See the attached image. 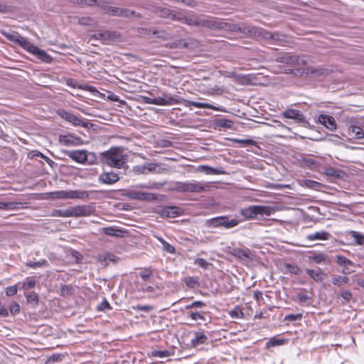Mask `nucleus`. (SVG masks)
Here are the masks:
<instances>
[{
	"mask_svg": "<svg viewBox=\"0 0 364 364\" xmlns=\"http://www.w3.org/2000/svg\"><path fill=\"white\" fill-rule=\"evenodd\" d=\"M1 34L9 41L23 48L27 52L37 56L43 61H48L50 56L43 50L34 46L27 38L20 35L17 31H1Z\"/></svg>",
	"mask_w": 364,
	"mask_h": 364,
	"instance_id": "f257e3e1",
	"label": "nucleus"
},
{
	"mask_svg": "<svg viewBox=\"0 0 364 364\" xmlns=\"http://www.w3.org/2000/svg\"><path fill=\"white\" fill-rule=\"evenodd\" d=\"M127 158V156L123 154L122 147H112L109 150L100 153L102 163L112 168H122Z\"/></svg>",
	"mask_w": 364,
	"mask_h": 364,
	"instance_id": "f03ea898",
	"label": "nucleus"
},
{
	"mask_svg": "<svg viewBox=\"0 0 364 364\" xmlns=\"http://www.w3.org/2000/svg\"><path fill=\"white\" fill-rule=\"evenodd\" d=\"M220 73L221 75H223L225 77L232 78L234 82H237L241 85H264L265 84V80H262V79H264L265 77H263L260 73H259L257 75H252V74L243 75V74L237 73L235 71L230 72L226 70L220 71Z\"/></svg>",
	"mask_w": 364,
	"mask_h": 364,
	"instance_id": "7ed1b4c3",
	"label": "nucleus"
},
{
	"mask_svg": "<svg viewBox=\"0 0 364 364\" xmlns=\"http://www.w3.org/2000/svg\"><path fill=\"white\" fill-rule=\"evenodd\" d=\"M209 182H198L197 181L178 182L175 189L178 192H188L198 193L209 191L210 187Z\"/></svg>",
	"mask_w": 364,
	"mask_h": 364,
	"instance_id": "20e7f679",
	"label": "nucleus"
},
{
	"mask_svg": "<svg viewBox=\"0 0 364 364\" xmlns=\"http://www.w3.org/2000/svg\"><path fill=\"white\" fill-rule=\"evenodd\" d=\"M273 213L272 208L264 205H251L242 210V215L247 219L255 218L258 215L269 216Z\"/></svg>",
	"mask_w": 364,
	"mask_h": 364,
	"instance_id": "39448f33",
	"label": "nucleus"
},
{
	"mask_svg": "<svg viewBox=\"0 0 364 364\" xmlns=\"http://www.w3.org/2000/svg\"><path fill=\"white\" fill-rule=\"evenodd\" d=\"M53 198L58 199H85L89 197V193L86 191L70 190V191H57L50 193Z\"/></svg>",
	"mask_w": 364,
	"mask_h": 364,
	"instance_id": "423d86ee",
	"label": "nucleus"
},
{
	"mask_svg": "<svg viewBox=\"0 0 364 364\" xmlns=\"http://www.w3.org/2000/svg\"><path fill=\"white\" fill-rule=\"evenodd\" d=\"M276 61L287 65H295L298 67L306 65L304 57H299L289 53H282L276 58Z\"/></svg>",
	"mask_w": 364,
	"mask_h": 364,
	"instance_id": "0eeeda50",
	"label": "nucleus"
},
{
	"mask_svg": "<svg viewBox=\"0 0 364 364\" xmlns=\"http://www.w3.org/2000/svg\"><path fill=\"white\" fill-rule=\"evenodd\" d=\"M143 102L146 104L161 105V106H167L171 105L173 104H178L180 102V100L178 97L174 96H168L166 95L165 97H156V98H150L149 97L143 96L141 97Z\"/></svg>",
	"mask_w": 364,
	"mask_h": 364,
	"instance_id": "6e6552de",
	"label": "nucleus"
},
{
	"mask_svg": "<svg viewBox=\"0 0 364 364\" xmlns=\"http://www.w3.org/2000/svg\"><path fill=\"white\" fill-rule=\"evenodd\" d=\"M186 23L188 25H197L205 26L210 28H225L226 23L216 20L215 18L210 17L200 21L186 19Z\"/></svg>",
	"mask_w": 364,
	"mask_h": 364,
	"instance_id": "1a4fd4ad",
	"label": "nucleus"
},
{
	"mask_svg": "<svg viewBox=\"0 0 364 364\" xmlns=\"http://www.w3.org/2000/svg\"><path fill=\"white\" fill-rule=\"evenodd\" d=\"M209 225L210 227H225L227 229L232 228L239 224V220L236 219L229 220L227 216H220L212 218L209 220Z\"/></svg>",
	"mask_w": 364,
	"mask_h": 364,
	"instance_id": "9d476101",
	"label": "nucleus"
},
{
	"mask_svg": "<svg viewBox=\"0 0 364 364\" xmlns=\"http://www.w3.org/2000/svg\"><path fill=\"white\" fill-rule=\"evenodd\" d=\"M60 115L63 119L72 123L75 126H80L85 128H88L89 125H92V124L85 121L82 118H80L74 114L65 110H61L60 112Z\"/></svg>",
	"mask_w": 364,
	"mask_h": 364,
	"instance_id": "9b49d317",
	"label": "nucleus"
},
{
	"mask_svg": "<svg viewBox=\"0 0 364 364\" xmlns=\"http://www.w3.org/2000/svg\"><path fill=\"white\" fill-rule=\"evenodd\" d=\"M200 43L195 38H188L187 40L180 39L170 44V48H186L191 50H198L200 47Z\"/></svg>",
	"mask_w": 364,
	"mask_h": 364,
	"instance_id": "f8f14e48",
	"label": "nucleus"
},
{
	"mask_svg": "<svg viewBox=\"0 0 364 364\" xmlns=\"http://www.w3.org/2000/svg\"><path fill=\"white\" fill-rule=\"evenodd\" d=\"M95 208L89 205H81L71 207V217H87L92 215Z\"/></svg>",
	"mask_w": 364,
	"mask_h": 364,
	"instance_id": "ddd939ff",
	"label": "nucleus"
},
{
	"mask_svg": "<svg viewBox=\"0 0 364 364\" xmlns=\"http://www.w3.org/2000/svg\"><path fill=\"white\" fill-rule=\"evenodd\" d=\"M93 38L100 40L102 43L109 44L118 39L119 35L115 31H102L96 33Z\"/></svg>",
	"mask_w": 364,
	"mask_h": 364,
	"instance_id": "4468645a",
	"label": "nucleus"
},
{
	"mask_svg": "<svg viewBox=\"0 0 364 364\" xmlns=\"http://www.w3.org/2000/svg\"><path fill=\"white\" fill-rule=\"evenodd\" d=\"M105 13L122 17H129L134 15V12L127 9H121L116 6H106L104 8Z\"/></svg>",
	"mask_w": 364,
	"mask_h": 364,
	"instance_id": "2eb2a0df",
	"label": "nucleus"
},
{
	"mask_svg": "<svg viewBox=\"0 0 364 364\" xmlns=\"http://www.w3.org/2000/svg\"><path fill=\"white\" fill-rule=\"evenodd\" d=\"M129 198L133 200L152 201L156 199V196L154 193H144L136 191H130L127 193Z\"/></svg>",
	"mask_w": 364,
	"mask_h": 364,
	"instance_id": "dca6fc26",
	"label": "nucleus"
},
{
	"mask_svg": "<svg viewBox=\"0 0 364 364\" xmlns=\"http://www.w3.org/2000/svg\"><path fill=\"white\" fill-rule=\"evenodd\" d=\"M98 180L104 184H114L119 181V174L113 171H105L99 176Z\"/></svg>",
	"mask_w": 364,
	"mask_h": 364,
	"instance_id": "f3484780",
	"label": "nucleus"
},
{
	"mask_svg": "<svg viewBox=\"0 0 364 364\" xmlns=\"http://www.w3.org/2000/svg\"><path fill=\"white\" fill-rule=\"evenodd\" d=\"M59 142L65 146H78L82 144V140L72 134L60 135Z\"/></svg>",
	"mask_w": 364,
	"mask_h": 364,
	"instance_id": "a211bd4d",
	"label": "nucleus"
},
{
	"mask_svg": "<svg viewBox=\"0 0 364 364\" xmlns=\"http://www.w3.org/2000/svg\"><path fill=\"white\" fill-rule=\"evenodd\" d=\"M66 156L72 160L79 164H85V150L64 151Z\"/></svg>",
	"mask_w": 364,
	"mask_h": 364,
	"instance_id": "6ab92c4d",
	"label": "nucleus"
},
{
	"mask_svg": "<svg viewBox=\"0 0 364 364\" xmlns=\"http://www.w3.org/2000/svg\"><path fill=\"white\" fill-rule=\"evenodd\" d=\"M65 82L67 85L73 88H78L90 91V92L92 93L97 92V90L95 87L86 84H79L77 80L73 78H67L65 79Z\"/></svg>",
	"mask_w": 364,
	"mask_h": 364,
	"instance_id": "aec40b11",
	"label": "nucleus"
},
{
	"mask_svg": "<svg viewBox=\"0 0 364 364\" xmlns=\"http://www.w3.org/2000/svg\"><path fill=\"white\" fill-rule=\"evenodd\" d=\"M318 122L328 129L334 131L336 129V122L335 119L326 114H320L318 117Z\"/></svg>",
	"mask_w": 364,
	"mask_h": 364,
	"instance_id": "412c9836",
	"label": "nucleus"
},
{
	"mask_svg": "<svg viewBox=\"0 0 364 364\" xmlns=\"http://www.w3.org/2000/svg\"><path fill=\"white\" fill-rule=\"evenodd\" d=\"M229 253L241 259H250L252 257V252L248 248H232L230 250Z\"/></svg>",
	"mask_w": 364,
	"mask_h": 364,
	"instance_id": "4be33fe9",
	"label": "nucleus"
},
{
	"mask_svg": "<svg viewBox=\"0 0 364 364\" xmlns=\"http://www.w3.org/2000/svg\"><path fill=\"white\" fill-rule=\"evenodd\" d=\"M284 117L287 119H292L296 122H303L304 121V114L297 109H289L283 112Z\"/></svg>",
	"mask_w": 364,
	"mask_h": 364,
	"instance_id": "5701e85b",
	"label": "nucleus"
},
{
	"mask_svg": "<svg viewBox=\"0 0 364 364\" xmlns=\"http://www.w3.org/2000/svg\"><path fill=\"white\" fill-rule=\"evenodd\" d=\"M164 218H176L181 214V209L175 206L164 207L159 212Z\"/></svg>",
	"mask_w": 364,
	"mask_h": 364,
	"instance_id": "b1692460",
	"label": "nucleus"
},
{
	"mask_svg": "<svg viewBox=\"0 0 364 364\" xmlns=\"http://www.w3.org/2000/svg\"><path fill=\"white\" fill-rule=\"evenodd\" d=\"M309 259L316 264H328L330 262L328 255L323 252H312L309 256Z\"/></svg>",
	"mask_w": 364,
	"mask_h": 364,
	"instance_id": "393cba45",
	"label": "nucleus"
},
{
	"mask_svg": "<svg viewBox=\"0 0 364 364\" xmlns=\"http://www.w3.org/2000/svg\"><path fill=\"white\" fill-rule=\"evenodd\" d=\"M101 232L109 236L122 237L126 231L115 228V227H106L101 229Z\"/></svg>",
	"mask_w": 364,
	"mask_h": 364,
	"instance_id": "a878e982",
	"label": "nucleus"
},
{
	"mask_svg": "<svg viewBox=\"0 0 364 364\" xmlns=\"http://www.w3.org/2000/svg\"><path fill=\"white\" fill-rule=\"evenodd\" d=\"M306 272L308 274V275L316 282H322L324 277H326V274L323 273V271L319 268L316 270L306 269Z\"/></svg>",
	"mask_w": 364,
	"mask_h": 364,
	"instance_id": "bb28decb",
	"label": "nucleus"
},
{
	"mask_svg": "<svg viewBox=\"0 0 364 364\" xmlns=\"http://www.w3.org/2000/svg\"><path fill=\"white\" fill-rule=\"evenodd\" d=\"M183 104L186 107L193 106L197 108H209L213 110H219L218 107L208 103L183 100Z\"/></svg>",
	"mask_w": 364,
	"mask_h": 364,
	"instance_id": "cd10ccee",
	"label": "nucleus"
},
{
	"mask_svg": "<svg viewBox=\"0 0 364 364\" xmlns=\"http://www.w3.org/2000/svg\"><path fill=\"white\" fill-rule=\"evenodd\" d=\"M331 234L325 230L316 232L315 233L309 234L306 236L307 240H327L330 238Z\"/></svg>",
	"mask_w": 364,
	"mask_h": 364,
	"instance_id": "c85d7f7f",
	"label": "nucleus"
},
{
	"mask_svg": "<svg viewBox=\"0 0 364 364\" xmlns=\"http://www.w3.org/2000/svg\"><path fill=\"white\" fill-rule=\"evenodd\" d=\"M350 136L354 139H360L364 138V132L361 127L357 126H350L348 129Z\"/></svg>",
	"mask_w": 364,
	"mask_h": 364,
	"instance_id": "c756f323",
	"label": "nucleus"
},
{
	"mask_svg": "<svg viewBox=\"0 0 364 364\" xmlns=\"http://www.w3.org/2000/svg\"><path fill=\"white\" fill-rule=\"evenodd\" d=\"M259 34L262 35L263 36V38L265 39H272L275 41H279L281 43L285 41V40H284L285 36L283 35H280L277 33H272L266 31H262L259 33Z\"/></svg>",
	"mask_w": 364,
	"mask_h": 364,
	"instance_id": "7c9ffc66",
	"label": "nucleus"
},
{
	"mask_svg": "<svg viewBox=\"0 0 364 364\" xmlns=\"http://www.w3.org/2000/svg\"><path fill=\"white\" fill-rule=\"evenodd\" d=\"M156 13L161 18H168L173 20L176 19V14L173 11L166 8H158L156 10Z\"/></svg>",
	"mask_w": 364,
	"mask_h": 364,
	"instance_id": "2f4dec72",
	"label": "nucleus"
},
{
	"mask_svg": "<svg viewBox=\"0 0 364 364\" xmlns=\"http://www.w3.org/2000/svg\"><path fill=\"white\" fill-rule=\"evenodd\" d=\"M21 203H16L13 201H3L0 200V209L1 210H16L19 208V205Z\"/></svg>",
	"mask_w": 364,
	"mask_h": 364,
	"instance_id": "473e14b6",
	"label": "nucleus"
},
{
	"mask_svg": "<svg viewBox=\"0 0 364 364\" xmlns=\"http://www.w3.org/2000/svg\"><path fill=\"white\" fill-rule=\"evenodd\" d=\"M198 171L200 172H204L208 175H210V174L217 175V174H222L224 173L223 171H220L217 168H213V167H210L208 166H205V165L199 166L198 167Z\"/></svg>",
	"mask_w": 364,
	"mask_h": 364,
	"instance_id": "72a5a7b5",
	"label": "nucleus"
},
{
	"mask_svg": "<svg viewBox=\"0 0 364 364\" xmlns=\"http://www.w3.org/2000/svg\"><path fill=\"white\" fill-rule=\"evenodd\" d=\"M51 216L53 217H62V218H69L71 217V207L65 209H54L51 212Z\"/></svg>",
	"mask_w": 364,
	"mask_h": 364,
	"instance_id": "f704fd0d",
	"label": "nucleus"
},
{
	"mask_svg": "<svg viewBox=\"0 0 364 364\" xmlns=\"http://www.w3.org/2000/svg\"><path fill=\"white\" fill-rule=\"evenodd\" d=\"M207 340L208 337L203 333L196 332L195 338L192 339V343L196 346L199 344L205 343Z\"/></svg>",
	"mask_w": 364,
	"mask_h": 364,
	"instance_id": "c9c22d12",
	"label": "nucleus"
},
{
	"mask_svg": "<svg viewBox=\"0 0 364 364\" xmlns=\"http://www.w3.org/2000/svg\"><path fill=\"white\" fill-rule=\"evenodd\" d=\"M349 281L348 277H343L340 275H336L332 278V284L335 286L341 287L347 284Z\"/></svg>",
	"mask_w": 364,
	"mask_h": 364,
	"instance_id": "e433bc0d",
	"label": "nucleus"
},
{
	"mask_svg": "<svg viewBox=\"0 0 364 364\" xmlns=\"http://www.w3.org/2000/svg\"><path fill=\"white\" fill-rule=\"evenodd\" d=\"M291 73L294 75L296 77H304L308 76L309 75H312L318 71V70H290Z\"/></svg>",
	"mask_w": 364,
	"mask_h": 364,
	"instance_id": "4c0bfd02",
	"label": "nucleus"
},
{
	"mask_svg": "<svg viewBox=\"0 0 364 364\" xmlns=\"http://www.w3.org/2000/svg\"><path fill=\"white\" fill-rule=\"evenodd\" d=\"M301 164L302 166H307L311 168H315L318 164V163L316 161L310 157L302 158L301 159Z\"/></svg>",
	"mask_w": 364,
	"mask_h": 364,
	"instance_id": "58836bf2",
	"label": "nucleus"
},
{
	"mask_svg": "<svg viewBox=\"0 0 364 364\" xmlns=\"http://www.w3.org/2000/svg\"><path fill=\"white\" fill-rule=\"evenodd\" d=\"M85 161L84 164L92 165L95 164L97 161L96 154L93 152H89L85 150Z\"/></svg>",
	"mask_w": 364,
	"mask_h": 364,
	"instance_id": "ea45409f",
	"label": "nucleus"
},
{
	"mask_svg": "<svg viewBox=\"0 0 364 364\" xmlns=\"http://www.w3.org/2000/svg\"><path fill=\"white\" fill-rule=\"evenodd\" d=\"M74 289L71 285H63L60 289V294L62 296H68L73 294Z\"/></svg>",
	"mask_w": 364,
	"mask_h": 364,
	"instance_id": "a19ab883",
	"label": "nucleus"
},
{
	"mask_svg": "<svg viewBox=\"0 0 364 364\" xmlns=\"http://www.w3.org/2000/svg\"><path fill=\"white\" fill-rule=\"evenodd\" d=\"M27 302L34 306H37L38 304V295L34 291L30 292L26 295Z\"/></svg>",
	"mask_w": 364,
	"mask_h": 364,
	"instance_id": "79ce46f5",
	"label": "nucleus"
},
{
	"mask_svg": "<svg viewBox=\"0 0 364 364\" xmlns=\"http://www.w3.org/2000/svg\"><path fill=\"white\" fill-rule=\"evenodd\" d=\"M336 262H337V264L338 265H341V266L346 267L348 265H350V266L353 265V262L351 260H350L348 258H346L343 256H341V255L336 256Z\"/></svg>",
	"mask_w": 364,
	"mask_h": 364,
	"instance_id": "37998d69",
	"label": "nucleus"
},
{
	"mask_svg": "<svg viewBox=\"0 0 364 364\" xmlns=\"http://www.w3.org/2000/svg\"><path fill=\"white\" fill-rule=\"evenodd\" d=\"M350 235L352 237H353L355 240V242L358 245H364V235L360 234L359 232L356 231H350Z\"/></svg>",
	"mask_w": 364,
	"mask_h": 364,
	"instance_id": "c03bdc74",
	"label": "nucleus"
},
{
	"mask_svg": "<svg viewBox=\"0 0 364 364\" xmlns=\"http://www.w3.org/2000/svg\"><path fill=\"white\" fill-rule=\"evenodd\" d=\"M115 255L111 253L100 254L97 257V259L100 262H105L107 261H114Z\"/></svg>",
	"mask_w": 364,
	"mask_h": 364,
	"instance_id": "a18cd8bd",
	"label": "nucleus"
},
{
	"mask_svg": "<svg viewBox=\"0 0 364 364\" xmlns=\"http://www.w3.org/2000/svg\"><path fill=\"white\" fill-rule=\"evenodd\" d=\"M303 183L306 187L314 189H318L322 186L319 182L311 179H305Z\"/></svg>",
	"mask_w": 364,
	"mask_h": 364,
	"instance_id": "49530a36",
	"label": "nucleus"
},
{
	"mask_svg": "<svg viewBox=\"0 0 364 364\" xmlns=\"http://www.w3.org/2000/svg\"><path fill=\"white\" fill-rule=\"evenodd\" d=\"M139 275L144 281H149L153 276L152 269L150 268H144L140 272Z\"/></svg>",
	"mask_w": 364,
	"mask_h": 364,
	"instance_id": "de8ad7c7",
	"label": "nucleus"
},
{
	"mask_svg": "<svg viewBox=\"0 0 364 364\" xmlns=\"http://www.w3.org/2000/svg\"><path fill=\"white\" fill-rule=\"evenodd\" d=\"M217 125L219 127L231 128L233 125V122H232V121H231L230 119L222 118V119H218Z\"/></svg>",
	"mask_w": 364,
	"mask_h": 364,
	"instance_id": "09e8293b",
	"label": "nucleus"
},
{
	"mask_svg": "<svg viewBox=\"0 0 364 364\" xmlns=\"http://www.w3.org/2000/svg\"><path fill=\"white\" fill-rule=\"evenodd\" d=\"M284 342L285 341L284 339L272 338L266 343V347L267 348L275 347L284 344Z\"/></svg>",
	"mask_w": 364,
	"mask_h": 364,
	"instance_id": "8fccbe9b",
	"label": "nucleus"
},
{
	"mask_svg": "<svg viewBox=\"0 0 364 364\" xmlns=\"http://www.w3.org/2000/svg\"><path fill=\"white\" fill-rule=\"evenodd\" d=\"M230 315L232 318H241L243 317L244 314L239 306H235L230 311Z\"/></svg>",
	"mask_w": 364,
	"mask_h": 364,
	"instance_id": "3c124183",
	"label": "nucleus"
},
{
	"mask_svg": "<svg viewBox=\"0 0 364 364\" xmlns=\"http://www.w3.org/2000/svg\"><path fill=\"white\" fill-rule=\"evenodd\" d=\"M342 174H343V171L339 169L329 168L326 170V175L330 176H333V177L339 178L342 176Z\"/></svg>",
	"mask_w": 364,
	"mask_h": 364,
	"instance_id": "603ef678",
	"label": "nucleus"
},
{
	"mask_svg": "<svg viewBox=\"0 0 364 364\" xmlns=\"http://www.w3.org/2000/svg\"><path fill=\"white\" fill-rule=\"evenodd\" d=\"M47 265H48V262L46 259H41L38 262H31L27 263V266L32 267V268H37V267H43V266H47Z\"/></svg>",
	"mask_w": 364,
	"mask_h": 364,
	"instance_id": "864d4df0",
	"label": "nucleus"
},
{
	"mask_svg": "<svg viewBox=\"0 0 364 364\" xmlns=\"http://www.w3.org/2000/svg\"><path fill=\"white\" fill-rule=\"evenodd\" d=\"M171 355L168 350H154L152 352V356L159 358H166Z\"/></svg>",
	"mask_w": 364,
	"mask_h": 364,
	"instance_id": "5fc2aeb1",
	"label": "nucleus"
},
{
	"mask_svg": "<svg viewBox=\"0 0 364 364\" xmlns=\"http://www.w3.org/2000/svg\"><path fill=\"white\" fill-rule=\"evenodd\" d=\"M99 311H106L112 309V307L107 299H104L97 307Z\"/></svg>",
	"mask_w": 364,
	"mask_h": 364,
	"instance_id": "6e6d98bb",
	"label": "nucleus"
},
{
	"mask_svg": "<svg viewBox=\"0 0 364 364\" xmlns=\"http://www.w3.org/2000/svg\"><path fill=\"white\" fill-rule=\"evenodd\" d=\"M161 242L163 245V248L165 251L169 253H174L176 250L174 247H173L171 245L164 240L163 239L161 240Z\"/></svg>",
	"mask_w": 364,
	"mask_h": 364,
	"instance_id": "4d7b16f0",
	"label": "nucleus"
},
{
	"mask_svg": "<svg viewBox=\"0 0 364 364\" xmlns=\"http://www.w3.org/2000/svg\"><path fill=\"white\" fill-rule=\"evenodd\" d=\"M188 316L193 321H196L198 319L205 321V318L204 317L203 314L200 312H189Z\"/></svg>",
	"mask_w": 364,
	"mask_h": 364,
	"instance_id": "13d9d810",
	"label": "nucleus"
},
{
	"mask_svg": "<svg viewBox=\"0 0 364 364\" xmlns=\"http://www.w3.org/2000/svg\"><path fill=\"white\" fill-rule=\"evenodd\" d=\"M9 310L11 314L16 315L20 312V306L17 302H12L9 306Z\"/></svg>",
	"mask_w": 364,
	"mask_h": 364,
	"instance_id": "bf43d9fd",
	"label": "nucleus"
},
{
	"mask_svg": "<svg viewBox=\"0 0 364 364\" xmlns=\"http://www.w3.org/2000/svg\"><path fill=\"white\" fill-rule=\"evenodd\" d=\"M195 264L203 269H207L209 265H211L210 263L208 262L203 258H197L195 260Z\"/></svg>",
	"mask_w": 364,
	"mask_h": 364,
	"instance_id": "052dcab7",
	"label": "nucleus"
},
{
	"mask_svg": "<svg viewBox=\"0 0 364 364\" xmlns=\"http://www.w3.org/2000/svg\"><path fill=\"white\" fill-rule=\"evenodd\" d=\"M301 318H302V314H296L287 315L284 318V320L288 321H297V320H301Z\"/></svg>",
	"mask_w": 364,
	"mask_h": 364,
	"instance_id": "680f3d73",
	"label": "nucleus"
},
{
	"mask_svg": "<svg viewBox=\"0 0 364 364\" xmlns=\"http://www.w3.org/2000/svg\"><path fill=\"white\" fill-rule=\"evenodd\" d=\"M18 287L16 285L8 287L6 289V294L7 296H14L17 294Z\"/></svg>",
	"mask_w": 364,
	"mask_h": 364,
	"instance_id": "e2e57ef3",
	"label": "nucleus"
},
{
	"mask_svg": "<svg viewBox=\"0 0 364 364\" xmlns=\"http://www.w3.org/2000/svg\"><path fill=\"white\" fill-rule=\"evenodd\" d=\"M134 171L138 174H145L147 173V171H146V166L145 164L144 165H139L134 167Z\"/></svg>",
	"mask_w": 364,
	"mask_h": 364,
	"instance_id": "0e129e2a",
	"label": "nucleus"
},
{
	"mask_svg": "<svg viewBox=\"0 0 364 364\" xmlns=\"http://www.w3.org/2000/svg\"><path fill=\"white\" fill-rule=\"evenodd\" d=\"M36 285V281L32 279V280H27V281H25L23 283V288L26 290L27 289H32L35 287Z\"/></svg>",
	"mask_w": 364,
	"mask_h": 364,
	"instance_id": "69168bd1",
	"label": "nucleus"
},
{
	"mask_svg": "<svg viewBox=\"0 0 364 364\" xmlns=\"http://www.w3.org/2000/svg\"><path fill=\"white\" fill-rule=\"evenodd\" d=\"M339 295L346 301H349L353 298L351 292L347 290L341 291Z\"/></svg>",
	"mask_w": 364,
	"mask_h": 364,
	"instance_id": "338daca9",
	"label": "nucleus"
},
{
	"mask_svg": "<svg viewBox=\"0 0 364 364\" xmlns=\"http://www.w3.org/2000/svg\"><path fill=\"white\" fill-rule=\"evenodd\" d=\"M92 18L90 17H82L78 20V23L83 26H89L92 24Z\"/></svg>",
	"mask_w": 364,
	"mask_h": 364,
	"instance_id": "774afa93",
	"label": "nucleus"
}]
</instances>
